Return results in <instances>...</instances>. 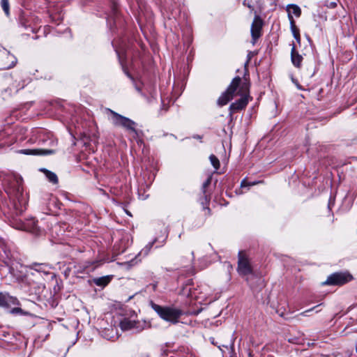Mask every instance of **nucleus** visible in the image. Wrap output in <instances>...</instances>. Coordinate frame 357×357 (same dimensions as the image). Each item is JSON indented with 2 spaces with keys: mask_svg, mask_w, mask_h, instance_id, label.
Masks as SVG:
<instances>
[{
  "mask_svg": "<svg viewBox=\"0 0 357 357\" xmlns=\"http://www.w3.org/2000/svg\"><path fill=\"white\" fill-rule=\"evenodd\" d=\"M236 93L241 97L230 105L229 115L231 117L234 113L245 108L249 101V85L246 82L242 83L240 77H236L233 79L226 91L218 99V105L220 106L225 105L233 98Z\"/></svg>",
  "mask_w": 357,
  "mask_h": 357,
  "instance_id": "nucleus-1",
  "label": "nucleus"
},
{
  "mask_svg": "<svg viewBox=\"0 0 357 357\" xmlns=\"http://www.w3.org/2000/svg\"><path fill=\"white\" fill-rule=\"evenodd\" d=\"M6 182L7 183L6 192L10 199L14 202L15 206L17 207L16 201L20 207L24 206L26 204V198L23 193L22 177L18 175H12L6 178Z\"/></svg>",
  "mask_w": 357,
  "mask_h": 357,
  "instance_id": "nucleus-2",
  "label": "nucleus"
},
{
  "mask_svg": "<svg viewBox=\"0 0 357 357\" xmlns=\"http://www.w3.org/2000/svg\"><path fill=\"white\" fill-rule=\"evenodd\" d=\"M149 305L162 319L172 324H177L183 314V311L178 308L161 306L153 301H150Z\"/></svg>",
  "mask_w": 357,
  "mask_h": 357,
  "instance_id": "nucleus-3",
  "label": "nucleus"
},
{
  "mask_svg": "<svg viewBox=\"0 0 357 357\" xmlns=\"http://www.w3.org/2000/svg\"><path fill=\"white\" fill-rule=\"evenodd\" d=\"M107 111L112 114V121L115 126H121L128 130L137 134V130L135 129L136 123L135 121L116 113V112H114L110 109H107Z\"/></svg>",
  "mask_w": 357,
  "mask_h": 357,
  "instance_id": "nucleus-4",
  "label": "nucleus"
},
{
  "mask_svg": "<svg viewBox=\"0 0 357 357\" xmlns=\"http://www.w3.org/2000/svg\"><path fill=\"white\" fill-rule=\"evenodd\" d=\"M119 325L122 331H133L135 333H139L150 328V324L144 321H135L128 318L122 319Z\"/></svg>",
  "mask_w": 357,
  "mask_h": 357,
  "instance_id": "nucleus-5",
  "label": "nucleus"
},
{
  "mask_svg": "<svg viewBox=\"0 0 357 357\" xmlns=\"http://www.w3.org/2000/svg\"><path fill=\"white\" fill-rule=\"evenodd\" d=\"M13 227L19 230L29 231L36 236L41 234V230L38 226V222L34 218L27 219L25 222L16 220L13 222Z\"/></svg>",
  "mask_w": 357,
  "mask_h": 357,
  "instance_id": "nucleus-6",
  "label": "nucleus"
},
{
  "mask_svg": "<svg viewBox=\"0 0 357 357\" xmlns=\"http://www.w3.org/2000/svg\"><path fill=\"white\" fill-rule=\"evenodd\" d=\"M237 271L241 276H246L252 273L250 261L243 251L238 252Z\"/></svg>",
  "mask_w": 357,
  "mask_h": 357,
  "instance_id": "nucleus-7",
  "label": "nucleus"
},
{
  "mask_svg": "<svg viewBox=\"0 0 357 357\" xmlns=\"http://www.w3.org/2000/svg\"><path fill=\"white\" fill-rule=\"evenodd\" d=\"M351 275L348 273H335L328 276L324 284L329 285H340L351 280Z\"/></svg>",
  "mask_w": 357,
  "mask_h": 357,
  "instance_id": "nucleus-8",
  "label": "nucleus"
},
{
  "mask_svg": "<svg viewBox=\"0 0 357 357\" xmlns=\"http://www.w3.org/2000/svg\"><path fill=\"white\" fill-rule=\"evenodd\" d=\"M13 255L8 245L0 240V263L10 266L12 263Z\"/></svg>",
  "mask_w": 357,
  "mask_h": 357,
  "instance_id": "nucleus-9",
  "label": "nucleus"
},
{
  "mask_svg": "<svg viewBox=\"0 0 357 357\" xmlns=\"http://www.w3.org/2000/svg\"><path fill=\"white\" fill-rule=\"evenodd\" d=\"M19 305L17 298L10 296L8 293L0 292V306L9 307L11 305Z\"/></svg>",
  "mask_w": 357,
  "mask_h": 357,
  "instance_id": "nucleus-10",
  "label": "nucleus"
},
{
  "mask_svg": "<svg viewBox=\"0 0 357 357\" xmlns=\"http://www.w3.org/2000/svg\"><path fill=\"white\" fill-rule=\"evenodd\" d=\"M262 27V21L259 17L256 16L251 26V35L254 41L259 38L261 35V29Z\"/></svg>",
  "mask_w": 357,
  "mask_h": 357,
  "instance_id": "nucleus-11",
  "label": "nucleus"
},
{
  "mask_svg": "<svg viewBox=\"0 0 357 357\" xmlns=\"http://www.w3.org/2000/svg\"><path fill=\"white\" fill-rule=\"evenodd\" d=\"M287 11L288 13V18L290 24L291 22H295L293 15L298 17L301 16V10L300 7L296 4H289L287 6Z\"/></svg>",
  "mask_w": 357,
  "mask_h": 357,
  "instance_id": "nucleus-12",
  "label": "nucleus"
},
{
  "mask_svg": "<svg viewBox=\"0 0 357 357\" xmlns=\"http://www.w3.org/2000/svg\"><path fill=\"white\" fill-rule=\"evenodd\" d=\"M20 153L25 155H49L54 153L52 149H23Z\"/></svg>",
  "mask_w": 357,
  "mask_h": 357,
  "instance_id": "nucleus-13",
  "label": "nucleus"
},
{
  "mask_svg": "<svg viewBox=\"0 0 357 357\" xmlns=\"http://www.w3.org/2000/svg\"><path fill=\"white\" fill-rule=\"evenodd\" d=\"M29 268L31 271H34L37 273H43L45 275L49 273L48 266L45 264H32L29 266Z\"/></svg>",
  "mask_w": 357,
  "mask_h": 357,
  "instance_id": "nucleus-14",
  "label": "nucleus"
},
{
  "mask_svg": "<svg viewBox=\"0 0 357 357\" xmlns=\"http://www.w3.org/2000/svg\"><path fill=\"white\" fill-rule=\"evenodd\" d=\"M291 61L296 67H300L303 57L296 51L294 45L291 48Z\"/></svg>",
  "mask_w": 357,
  "mask_h": 357,
  "instance_id": "nucleus-15",
  "label": "nucleus"
},
{
  "mask_svg": "<svg viewBox=\"0 0 357 357\" xmlns=\"http://www.w3.org/2000/svg\"><path fill=\"white\" fill-rule=\"evenodd\" d=\"M42 172H44L46 178L48 179V181L54 184H56L58 183V177L56 175L55 173L50 172L47 169H41Z\"/></svg>",
  "mask_w": 357,
  "mask_h": 357,
  "instance_id": "nucleus-16",
  "label": "nucleus"
},
{
  "mask_svg": "<svg viewBox=\"0 0 357 357\" xmlns=\"http://www.w3.org/2000/svg\"><path fill=\"white\" fill-rule=\"evenodd\" d=\"M290 28L294 38L299 43L301 42L300 33L299 29L295 25V22H291V24H290Z\"/></svg>",
  "mask_w": 357,
  "mask_h": 357,
  "instance_id": "nucleus-17",
  "label": "nucleus"
},
{
  "mask_svg": "<svg viewBox=\"0 0 357 357\" xmlns=\"http://www.w3.org/2000/svg\"><path fill=\"white\" fill-rule=\"evenodd\" d=\"M7 59L10 60V63H8V65L5 64L3 66V67L2 68L3 69H10V68H12L17 63V58L14 55L10 54L9 52H8V57H7Z\"/></svg>",
  "mask_w": 357,
  "mask_h": 357,
  "instance_id": "nucleus-18",
  "label": "nucleus"
},
{
  "mask_svg": "<svg viewBox=\"0 0 357 357\" xmlns=\"http://www.w3.org/2000/svg\"><path fill=\"white\" fill-rule=\"evenodd\" d=\"M94 282L98 286H105L109 283V277H101L96 279Z\"/></svg>",
  "mask_w": 357,
  "mask_h": 357,
  "instance_id": "nucleus-19",
  "label": "nucleus"
},
{
  "mask_svg": "<svg viewBox=\"0 0 357 357\" xmlns=\"http://www.w3.org/2000/svg\"><path fill=\"white\" fill-rule=\"evenodd\" d=\"M209 160L211 161V165L213 166V167L215 169H218L220 167V162H219L218 158L215 155L212 154L210 155Z\"/></svg>",
  "mask_w": 357,
  "mask_h": 357,
  "instance_id": "nucleus-20",
  "label": "nucleus"
},
{
  "mask_svg": "<svg viewBox=\"0 0 357 357\" xmlns=\"http://www.w3.org/2000/svg\"><path fill=\"white\" fill-rule=\"evenodd\" d=\"M1 5L5 14L8 16L10 13L8 0H1Z\"/></svg>",
  "mask_w": 357,
  "mask_h": 357,
  "instance_id": "nucleus-21",
  "label": "nucleus"
},
{
  "mask_svg": "<svg viewBox=\"0 0 357 357\" xmlns=\"http://www.w3.org/2000/svg\"><path fill=\"white\" fill-rule=\"evenodd\" d=\"M5 138V133L0 132V147L10 144L11 142L3 141Z\"/></svg>",
  "mask_w": 357,
  "mask_h": 357,
  "instance_id": "nucleus-22",
  "label": "nucleus"
},
{
  "mask_svg": "<svg viewBox=\"0 0 357 357\" xmlns=\"http://www.w3.org/2000/svg\"><path fill=\"white\" fill-rule=\"evenodd\" d=\"M260 183L259 181H256L253 183H249L246 181L245 179L241 181V187H250L254 185H256L257 183Z\"/></svg>",
  "mask_w": 357,
  "mask_h": 357,
  "instance_id": "nucleus-23",
  "label": "nucleus"
},
{
  "mask_svg": "<svg viewBox=\"0 0 357 357\" xmlns=\"http://www.w3.org/2000/svg\"><path fill=\"white\" fill-rule=\"evenodd\" d=\"M318 306H319V305H317V306H315V307H312V308H311V309H309V310H305V311H304V312H301V315L304 316V317L307 316V315H308V312H310L312 311L314 308L317 307Z\"/></svg>",
  "mask_w": 357,
  "mask_h": 357,
  "instance_id": "nucleus-24",
  "label": "nucleus"
},
{
  "mask_svg": "<svg viewBox=\"0 0 357 357\" xmlns=\"http://www.w3.org/2000/svg\"><path fill=\"white\" fill-rule=\"evenodd\" d=\"M22 311V309L20 307H14L11 310V313L17 314V313L21 312Z\"/></svg>",
  "mask_w": 357,
  "mask_h": 357,
  "instance_id": "nucleus-25",
  "label": "nucleus"
},
{
  "mask_svg": "<svg viewBox=\"0 0 357 357\" xmlns=\"http://www.w3.org/2000/svg\"><path fill=\"white\" fill-rule=\"evenodd\" d=\"M20 23L25 28H26L28 26V25L26 24V22H25V20L23 17H22V19L20 20Z\"/></svg>",
  "mask_w": 357,
  "mask_h": 357,
  "instance_id": "nucleus-26",
  "label": "nucleus"
},
{
  "mask_svg": "<svg viewBox=\"0 0 357 357\" xmlns=\"http://www.w3.org/2000/svg\"><path fill=\"white\" fill-rule=\"evenodd\" d=\"M243 5L248 6L251 10H253V7L249 3H247L246 0L243 1Z\"/></svg>",
  "mask_w": 357,
  "mask_h": 357,
  "instance_id": "nucleus-27",
  "label": "nucleus"
},
{
  "mask_svg": "<svg viewBox=\"0 0 357 357\" xmlns=\"http://www.w3.org/2000/svg\"><path fill=\"white\" fill-rule=\"evenodd\" d=\"M210 183V179H208L204 184H203V188H205L206 186L208 185V184Z\"/></svg>",
  "mask_w": 357,
  "mask_h": 357,
  "instance_id": "nucleus-28",
  "label": "nucleus"
},
{
  "mask_svg": "<svg viewBox=\"0 0 357 357\" xmlns=\"http://www.w3.org/2000/svg\"><path fill=\"white\" fill-rule=\"evenodd\" d=\"M116 54H117V55H118V56H119V59L121 60V53H120V50H118L117 48H116Z\"/></svg>",
  "mask_w": 357,
  "mask_h": 357,
  "instance_id": "nucleus-29",
  "label": "nucleus"
},
{
  "mask_svg": "<svg viewBox=\"0 0 357 357\" xmlns=\"http://www.w3.org/2000/svg\"><path fill=\"white\" fill-rule=\"evenodd\" d=\"M156 286H157V284H152V288H153V290H155V289H156Z\"/></svg>",
  "mask_w": 357,
  "mask_h": 357,
  "instance_id": "nucleus-30",
  "label": "nucleus"
},
{
  "mask_svg": "<svg viewBox=\"0 0 357 357\" xmlns=\"http://www.w3.org/2000/svg\"><path fill=\"white\" fill-rule=\"evenodd\" d=\"M268 357H273V356H268Z\"/></svg>",
  "mask_w": 357,
  "mask_h": 357,
  "instance_id": "nucleus-31",
  "label": "nucleus"
}]
</instances>
